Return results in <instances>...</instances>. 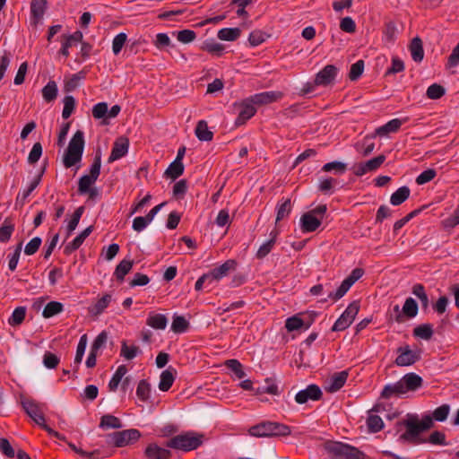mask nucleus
Masks as SVG:
<instances>
[{"instance_id":"nucleus-36","label":"nucleus","mask_w":459,"mask_h":459,"mask_svg":"<svg viewBox=\"0 0 459 459\" xmlns=\"http://www.w3.org/2000/svg\"><path fill=\"white\" fill-rule=\"evenodd\" d=\"M63 304L58 301H50L48 302L42 312V315L45 318L52 317L63 311Z\"/></svg>"},{"instance_id":"nucleus-18","label":"nucleus","mask_w":459,"mask_h":459,"mask_svg":"<svg viewBox=\"0 0 459 459\" xmlns=\"http://www.w3.org/2000/svg\"><path fill=\"white\" fill-rule=\"evenodd\" d=\"M47 0H31L30 3V13H31V23L35 27L43 19L45 12L47 10Z\"/></svg>"},{"instance_id":"nucleus-39","label":"nucleus","mask_w":459,"mask_h":459,"mask_svg":"<svg viewBox=\"0 0 459 459\" xmlns=\"http://www.w3.org/2000/svg\"><path fill=\"white\" fill-rule=\"evenodd\" d=\"M121 420L116 416L106 414L103 415L100 419V427L107 428V429H121L122 428Z\"/></svg>"},{"instance_id":"nucleus-49","label":"nucleus","mask_w":459,"mask_h":459,"mask_svg":"<svg viewBox=\"0 0 459 459\" xmlns=\"http://www.w3.org/2000/svg\"><path fill=\"white\" fill-rule=\"evenodd\" d=\"M418 304L412 298H408L403 307V313L407 317H414L418 314Z\"/></svg>"},{"instance_id":"nucleus-8","label":"nucleus","mask_w":459,"mask_h":459,"mask_svg":"<svg viewBox=\"0 0 459 459\" xmlns=\"http://www.w3.org/2000/svg\"><path fill=\"white\" fill-rule=\"evenodd\" d=\"M398 356L394 363L399 367H409L420 359V350L413 351L409 345L399 347L397 349Z\"/></svg>"},{"instance_id":"nucleus-6","label":"nucleus","mask_w":459,"mask_h":459,"mask_svg":"<svg viewBox=\"0 0 459 459\" xmlns=\"http://www.w3.org/2000/svg\"><path fill=\"white\" fill-rule=\"evenodd\" d=\"M359 310V305L357 301L351 302L345 311L334 323L332 331H343L348 328L354 321Z\"/></svg>"},{"instance_id":"nucleus-46","label":"nucleus","mask_w":459,"mask_h":459,"mask_svg":"<svg viewBox=\"0 0 459 459\" xmlns=\"http://www.w3.org/2000/svg\"><path fill=\"white\" fill-rule=\"evenodd\" d=\"M189 327V323L182 316H175L171 325V330L174 333H181L186 332Z\"/></svg>"},{"instance_id":"nucleus-59","label":"nucleus","mask_w":459,"mask_h":459,"mask_svg":"<svg viewBox=\"0 0 459 459\" xmlns=\"http://www.w3.org/2000/svg\"><path fill=\"white\" fill-rule=\"evenodd\" d=\"M83 77L84 75L82 72L73 74V76L65 82V91L70 92L75 90L79 84L80 80H82Z\"/></svg>"},{"instance_id":"nucleus-12","label":"nucleus","mask_w":459,"mask_h":459,"mask_svg":"<svg viewBox=\"0 0 459 459\" xmlns=\"http://www.w3.org/2000/svg\"><path fill=\"white\" fill-rule=\"evenodd\" d=\"M323 393L316 385H309L306 389L300 390L295 395V401L299 404H304L308 400L318 401L322 398Z\"/></svg>"},{"instance_id":"nucleus-57","label":"nucleus","mask_w":459,"mask_h":459,"mask_svg":"<svg viewBox=\"0 0 459 459\" xmlns=\"http://www.w3.org/2000/svg\"><path fill=\"white\" fill-rule=\"evenodd\" d=\"M364 71V61L359 60L355 64L351 66V70L349 72V79L351 81H357L362 74Z\"/></svg>"},{"instance_id":"nucleus-58","label":"nucleus","mask_w":459,"mask_h":459,"mask_svg":"<svg viewBox=\"0 0 459 459\" xmlns=\"http://www.w3.org/2000/svg\"><path fill=\"white\" fill-rule=\"evenodd\" d=\"M75 107V100L73 96L68 95L64 99V108L62 112V117L65 119H67L71 114L73 113Z\"/></svg>"},{"instance_id":"nucleus-11","label":"nucleus","mask_w":459,"mask_h":459,"mask_svg":"<svg viewBox=\"0 0 459 459\" xmlns=\"http://www.w3.org/2000/svg\"><path fill=\"white\" fill-rule=\"evenodd\" d=\"M21 403L26 413L37 423L43 424L45 421V417L39 410L38 403L31 399H27L25 396L21 394Z\"/></svg>"},{"instance_id":"nucleus-28","label":"nucleus","mask_w":459,"mask_h":459,"mask_svg":"<svg viewBox=\"0 0 459 459\" xmlns=\"http://www.w3.org/2000/svg\"><path fill=\"white\" fill-rule=\"evenodd\" d=\"M175 381V376L170 368L161 372L159 383V389L162 392H167L170 389Z\"/></svg>"},{"instance_id":"nucleus-40","label":"nucleus","mask_w":459,"mask_h":459,"mask_svg":"<svg viewBox=\"0 0 459 459\" xmlns=\"http://www.w3.org/2000/svg\"><path fill=\"white\" fill-rule=\"evenodd\" d=\"M201 48L216 56H221L223 55L225 47L221 43L205 41L202 45Z\"/></svg>"},{"instance_id":"nucleus-31","label":"nucleus","mask_w":459,"mask_h":459,"mask_svg":"<svg viewBox=\"0 0 459 459\" xmlns=\"http://www.w3.org/2000/svg\"><path fill=\"white\" fill-rule=\"evenodd\" d=\"M134 265L132 260H122L116 267L115 275L120 281H124L125 276L131 271Z\"/></svg>"},{"instance_id":"nucleus-41","label":"nucleus","mask_w":459,"mask_h":459,"mask_svg":"<svg viewBox=\"0 0 459 459\" xmlns=\"http://www.w3.org/2000/svg\"><path fill=\"white\" fill-rule=\"evenodd\" d=\"M127 368L125 365H121L118 367L115 374L113 375L111 380L108 383V388L111 391H116L119 383L121 382L123 377L126 374Z\"/></svg>"},{"instance_id":"nucleus-26","label":"nucleus","mask_w":459,"mask_h":459,"mask_svg":"<svg viewBox=\"0 0 459 459\" xmlns=\"http://www.w3.org/2000/svg\"><path fill=\"white\" fill-rule=\"evenodd\" d=\"M348 377V372L346 370L335 373L332 377V382L329 385L327 390L331 393L340 390L345 384Z\"/></svg>"},{"instance_id":"nucleus-9","label":"nucleus","mask_w":459,"mask_h":459,"mask_svg":"<svg viewBox=\"0 0 459 459\" xmlns=\"http://www.w3.org/2000/svg\"><path fill=\"white\" fill-rule=\"evenodd\" d=\"M363 274L364 270L362 268H355L352 270L351 273L342 281L337 290L333 293H330L328 297L333 300L340 299L346 294L350 288L363 276Z\"/></svg>"},{"instance_id":"nucleus-22","label":"nucleus","mask_w":459,"mask_h":459,"mask_svg":"<svg viewBox=\"0 0 459 459\" xmlns=\"http://www.w3.org/2000/svg\"><path fill=\"white\" fill-rule=\"evenodd\" d=\"M409 49L411 58L416 63H420L424 58L423 43L420 38L415 37L411 39Z\"/></svg>"},{"instance_id":"nucleus-52","label":"nucleus","mask_w":459,"mask_h":459,"mask_svg":"<svg viewBox=\"0 0 459 459\" xmlns=\"http://www.w3.org/2000/svg\"><path fill=\"white\" fill-rule=\"evenodd\" d=\"M139 347L133 345L129 347L126 341L122 342L120 355L126 359H133L139 352Z\"/></svg>"},{"instance_id":"nucleus-51","label":"nucleus","mask_w":459,"mask_h":459,"mask_svg":"<svg viewBox=\"0 0 459 459\" xmlns=\"http://www.w3.org/2000/svg\"><path fill=\"white\" fill-rule=\"evenodd\" d=\"M265 382L268 384V385L266 387H257L255 390V395H260L263 394H269L273 395L279 394L278 385L271 378H266Z\"/></svg>"},{"instance_id":"nucleus-61","label":"nucleus","mask_w":459,"mask_h":459,"mask_svg":"<svg viewBox=\"0 0 459 459\" xmlns=\"http://www.w3.org/2000/svg\"><path fill=\"white\" fill-rule=\"evenodd\" d=\"M196 38V34L192 30H183L178 32L177 39L178 41L184 44H188L194 41Z\"/></svg>"},{"instance_id":"nucleus-13","label":"nucleus","mask_w":459,"mask_h":459,"mask_svg":"<svg viewBox=\"0 0 459 459\" xmlns=\"http://www.w3.org/2000/svg\"><path fill=\"white\" fill-rule=\"evenodd\" d=\"M235 106L239 108V113L235 121V125L237 126L244 125L248 119L255 116L256 112L254 104L248 98L241 101L239 104H235Z\"/></svg>"},{"instance_id":"nucleus-32","label":"nucleus","mask_w":459,"mask_h":459,"mask_svg":"<svg viewBox=\"0 0 459 459\" xmlns=\"http://www.w3.org/2000/svg\"><path fill=\"white\" fill-rule=\"evenodd\" d=\"M83 212L84 206H80L74 212L72 218L66 226V237L71 236L72 233L74 231Z\"/></svg>"},{"instance_id":"nucleus-35","label":"nucleus","mask_w":459,"mask_h":459,"mask_svg":"<svg viewBox=\"0 0 459 459\" xmlns=\"http://www.w3.org/2000/svg\"><path fill=\"white\" fill-rule=\"evenodd\" d=\"M276 238H277V231L271 232V238L267 242L263 244L257 250L256 257L258 259H263L271 252L273 247L275 244Z\"/></svg>"},{"instance_id":"nucleus-53","label":"nucleus","mask_w":459,"mask_h":459,"mask_svg":"<svg viewBox=\"0 0 459 459\" xmlns=\"http://www.w3.org/2000/svg\"><path fill=\"white\" fill-rule=\"evenodd\" d=\"M225 366L231 369L238 378H243L246 376L245 371L243 370L241 363L235 359H228L225 361Z\"/></svg>"},{"instance_id":"nucleus-50","label":"nucleus","mask_w":459,"mask_h":459,"mask_svg":"<svg viewBox=\"0 0 459 459\" xmlns=\"http://www.w3.org/2000/svg\"><path fill=\"white\" fill-rule=\"evenodd\" d=\"M270 35L260 30H255L249 34L248 42L252 47H256L265 41Z\"/></svg>"},{"instance_id":"nucleus-25","label":"nucleus","mask_w":459,"mask_h":459,"mask_svg":"<svg viewBox=\"0 0 459 459\" xmlns=\"http://www.w3.org/2000/svg\"><path fill=\"white\" fill-rule=\"evenodd\" d=\"M402 126V120L394 118L387 122L385 125L376 129V135L385 136L389 133H394L399 130Z\"/></svg>"},{"instance_id":"nucleus-38","label":"nucleus","mask_w":459,"mask_h":459,"mask_svg":"<svg viewBox=\"0 0 459 459\" xmlns=\"http://www.w3.org/2000/svg\"><path fill=\"white\" fill-rule=\"evenodd\" d=\"M26 316V307H16L10 318L8 319V324L11 326H18L22 324Z\"/></svg>"},{"instance_id":"nucleus-45","label":"nucleus","mask_w":459,"mask_h":459,"mask_svg":"<svg viewBox=\"0 0 459 459\" xmlns=\"http://www.w3.org/2000/svg\"><path fill=\"white\" fill-rule=\"evenodd\" d=\"M42 95L46 101H53L57 96V86L54 81H50L42 89Z\"/></svg>"},{"instance_id":"nucleus-23","label":"nucleus","mask_w":459,"mask_h":459,"mask_svg":"<svg viewBox=\"0 0 459 459\" xmlns=\"http://www.w3.org/2000/svg\"><path fill=\"white\" fill-rule=\"evenodd\" d=\"M195 133L198 140L202 142H210L213 138V133L209 130L205 120H200L197 123Z\"/></svg>"},{"instance_id":"nucleus-30","label":"nucleus","mask_w":459,"mask_h":459,"mask_svg":"<svg viewBox=\"0 0 459 459\" xmlns=\"http://www.w3.org/2000/svg\"><path fill=\"white\" fill-rule=\"evenodd\" d=\"M168 323V319L164 315L161 314H152L149 316L146 324L159 330H163L166 328Z\"/></svg>"},{"instance_id":"nucleus-10","label":"nucleus","mask_w":459,"mask_h":459,"mask_svg":"<svg viewBox=\"0 0 459 459\" xmlns=\"http://www.w3.org/2000/svg\"><path fill=\"white\" fill-rule=\"evenodd\" d=\"M363 274L364 270L362 268H355L352 270L351 273L342 281L337 290L333 293H330L328 297L333 300L340 299L346 294L350 288L363 276Z\"/></svg>"},{"instance_id":"nucleus-21","label":"nucleus","mask_w":459,"mask_h":459,"mask_svg":"<svg viewBox=\"0 0 459 459\" xmlns=\"http://www.w3.org/2000/svg\"><path fill=\"white\" fill-rule=\"evenodd\" d=\"M237 263L235 260H227L224 264L219 267L214 268L209 275H211V281H217L227 275L230 270L236 268Z\"/></svg>"},{"instance_id":"nucleus-16","label":"nucleus","mask_w":459,"mask_h":459,"mask_svg":"<svg viewBox=\"0 0 459 459\" xmlns=\"http://www.w3.org/2000/svg\"><path fill=\"white\" fill-rule=\"evenodd\" d=\"M282 97L281 91H264L249 97V100L255 105L263 106L273 103Z\"/></svg>"},{"instance_id":"nucleus-15","label":"nucleus","mask_w":459,"mask_h":459,"mask_svg":"<svg viewBox=\"0 0 459 459\" xmlns=\"http://www.w3.org/2000/svg\"><path fill=\"white\" fill-rule=\"evenodd\" d=\"M336 74V66H334L333 65H327L320 72L316 74L314 84L316 86H327L335 80Z\"/></svg>"},{"instance_id":"nucleus-55","label":"nucleus","mask_w":459,"mask_h":459,"mask_svg":"<svg viewBox=\"0 0 459 459\" xmlns=\"http://www.w3.org/2000/svg\"><path fill=\"white\" fill-rule=\"evenodd\" d=\"M367 424L370 432H378L384 427L382 419L377 415H369L367 420Z\"/></svg>"},{"instance_id":"nucleus-19","label":"nucleus","mask_w":459,"mask_h":459,"mask_svg":"<svg viewBox=\"0 0 459 459\" xmlns=\"http://www.w3.org/2000/svg\"><path fill=\"white\" fill-rule=\"evenodd\" d=\"M321 225V219L313 215L310 212L302 214L300 218V227L303 232H313Z\"/></svg>"},{"instance_id":"nucleus-44","label":"nucleus","mask_w":459,"mask_h":459,"mask_svg":"<svg viewBox=\"0 0 459 459\" xmlns=\"http://www.w3.org/2000/svg\"><path fill=\"white\" fill-rule=\"evenodd\" d=\"M413 334L424 340H430L433 335L432 326L429 324L420 325L414 328Z\"/></svg>"},{"instance_id":"nucleus-14","label":"nucleus","mask_w":459,"mask_h":459,"mask_svg":"<svg viewBox=\"0 0 459 459\" xmlns=\"http://www.w3.org/2000/svg\"><path fill=\"white\" fill-rule=\"evenodd\" d=\"M129 149V140L127 137H118L113 144L111 153L108 159V163H112L126 155Z\"/></svg>"},{"instance_id":"nucleus-62","label":"nucleus","mask_w":459,"mask_h":459,"mask_svg":"<svg viewBox=\"0 0 459 459\" xmlns=\"http://www.w3.org/2000/svg\"><path fill=\"white\" fill-rule=\"evenodd\" d=\"M126 34L123 32L117 34L114 38L112 42V50L115 55H117L121 51L122 48L124 47L126 41Z\"/></svg>"},{"instance_id":"nucleus-64","label":"nucleus","mask_w":459,"mask_h":459,"mask_svg":"<svg viewBox=\"0 0 459 459\" xmlns=\"http://www.w3.org/2000/svg\"><path fill=\"white\" fill-rule=\"evenodd\" d=\"M365 455L358 448L347 445V450L344 451L342 459H364Z\"/></svg>"},{"instance_id":"nucleus-3","label":"nucleus","mask_w":459,"mask_h":459,"mask_svg":"<svg viewBox=\"0 0 459 459\" xmlns=\"http://www.w3.org/2000/svg\"><path fill=\"white\" fill-rule=\"evenodd\" d=\"M84 144L83 132L81 130L76 131L70 140L63 157V163L66 169L74 166L82 160Z\"/></svg>"},{"instance_id":"nucleus-27","label":"nucleus","mask_w":459,"mask_h":459,"mask_svg":"<svg viewBox=\"0 0 459 459\" xmlns=\"http://www.w3.org/2000/svg\"><path fill=\"white\" fill-rule=\"evenodd\" d=\"M325 450L336 458H342L344 451L347 450V445L341 442H327L325 444Z\"/></svg>"},{"instance_id":"nucleus-5","label":"nucleus","mask_w":459,"mask_h":459,"mask_svg":"<svg viewBox=\"0 0 459 459\" xmlns=\"http://www.w3.org/2000/svg\"><path fill=\"white\" fill-rule=\"evenodd\" d=\"M101 167V153L98 150L94 157L93 163L91 166L90 174L82 176L79 179L78 192L81 195L86 194L91 186L98 179Z\"/></svg>"},{"instance_id":"nucleus-47","label":"nucleus","mask_w":459,"mask_h":459,"mask_svg":"<svg viewBox=\"0 0 459 459\" xmlns=\"http://www.w3.org/2000/svg\"><path fill=\"white\" fill-rule=\"evenodd\" d=\"M111 301V295L106 294L101 299H100L97 303L94 305L92 308L90 309V313L93 316L100 315L104 309L108 306Z\"/></svg>"},{"instance_id":"nucleus-34","label":"nucleus","mask_w":459,"mask_h":459,"mask_svg":"<svg viewBox=\"0 0 459 459\" xmlns=\"http://www.w3.org/2000/svg\"><path fill=\"white\" fill-rule=\"evenodd\" d=\"M238 28H223L218 31V38L221 40L234 41L240 36Z\"/></svg>"},{"instance_id":"nucleus-43","label":"nucleus","mask_w":459,"mask_h":459,"mask_svg":"<svg viewBox=\"0 0 459 459\" xmlns=\"http://www.w3.org/2000/svg\"><path fill=\"white\" fill-rule=\"evenodd\" d=\"M184 172V165L179 161H173L165 171V175L171 179H176Z\"/></svg>"},{"instance_id":"nucleus-54","label":"nucleus","mask_w":459,"mask_h":459,"mask_svg":"<svg viewBox=\"0 0 459 459\" xmlns=\"http://www.w3.org/2000/svg\"><path fill=\"white\" fill-rule=\"evenodd\" d=\"M291 212V201L290 198H287L277 209L276 223L285 217H287Z\"/></svg>"},{"instance_id":"nucleus-2","label":"nucleus","mask_w":459,"mask_h":459,"mask_svg":"<svg viewBox=\"0 0 459 459\" xmlns=\"http://www.w3.org/2000/svg\"><path fill=\"white\" fill-rule=\"evenodd\" d=\"M248 433L256 437H280L290 436L291 429L289 426L280 422L263 421L252 426L248 429Z\"/></svg>"},{"instance_id":"nucleus-33","label":"nucleus","mask_w":459,"mask_h":459,"mask_svg":"<svg viewBox=\"0 0 459 459\" xmlns=\"http://www.w3.org/2000/svg\"><path fill=\"white\" fill-rule=\"evenodd\" d=\"M14 230V225L10 218H6L0 227V242L5 243L9 241Z\"/></svg>"},{"instance_id":"nucleus-20","label":"nucleus","mask_w":459,"mask_h":459,"mask_svg":"<svg viewBox=\"0 0 459 459\" xmlns=\"http://www.w3.org/2000/svg\"><path fill=\"white\" fill-rule=\"evenodd\" d=\"M404 389V392L416 391L422 386L423 379L421 377L415 373H407L400 380Z\"/></svg>"},{"instance_id":"nucleus-1","label":"nucleus","mask_w":459,"mask_h":459,"mask_svg":"<svg viewBox=\"0 0 459 459\" xmlns=\"http://www.w3.org/2000/svg\"><path fill=\"white\" fill-rule=\"evenodd\" d=\"M397 425L403 426L406 429L405 432L400 436V441L418 445L427 442L425 438H420V435L431 429L434 422L429 415H425L420 421L417 415L407 414L406 419L398 422Z\"/></svg>"},{"instance_id":"nucleus-37","label":"nucleus","mask_w":459,"mask_h":459,"mask_svg":"<svg viewBox=\"0 0 459 459\" xmlns=\"http://www.w3.org/2000/svg\"><path fill=\"white\" fill-rule=\"evenodd\" d=\"M151 394V384L146 379H142L139 381L136 387V395L137 397L143 401L146 402L150 398Z\"/></svg>"},{"instance_id":"nucleus-42","label":"nucleus","mask_w":459,"mask_h":459,"mask_svg":"<svg viewBox=\"0 0 459 459\" xmlns=\"http://www.w3.org/2000/svg\"><path fill=\"white\" fill-rule=\"evenodd\" d=\"M446 94L444 86L438 83L431 84L426 91V95L429 100H439Z\"/></svg>"},{"instance_id":"nucleus-63","label":"nucleus","mask_w":459,"mask_h":459,"mask_svg":"<svg viewBox=\"0 0 459 459\" xmlns=\"http://www.w3.org/2000/svg\"><path fill=\"white\" fill-rule=\"evenodd\" d=\"M41 238L39 237L33 238L24 247V253L27 255H34L41 245Z\"/></svg>"},{"instance_id":"nucleus-48","label":"nucleus","mask_w":459,"mask_h":459,"mask_svg":"<svg viewBox=\"0 0 459 459\" xmlns=\"http://www.w3.org/2000/svg\"><path fill=\"white\" fill-rule=\"evenodd\" d=\"M322 170L325 172H330L332 170H334L336 174L342 175L347 170V164L338 160L331 161L325 163L322 167Z\"/></svg>"},{"instance_id":"nucleus-17","label":"nucleus","mask_w":459,"mask_h":459,"mask_svg":"<svg viewBox=\"0 0 459 459\" xmlns=\"http://www.w3.org/2000/svg\"><path fill=\"white\" fill-rule=\"evenodd\" d=\"M170 450L160 447L156 443L149 444L144 450V456L147 459H170Z\"/></svg>"},{"instance_id":"nucleus-4","label":"nucleus","mask_w":459,"mask_h":459,"mask_svg":"<svg viewBox=\"0 0 459 459\" xmlns=\"http://www.w3.org/2000/svg\"><path fill=\"white\" fill-rule=\"evenodd\" d=\"M204 438V434L188 431L173 437L167 442L166 446L182 451H192L203 444Z\"/></svg>"},{"instance_id":"nucleus-7","label":"nucleus","mask_w":459,"mask_h":459,"mask_svg":"<svg viewBox=\"0 0 459 459\" xmlns=\"http://www.w3.org/2000/svg\"><path fill=\"white\" fill-rule=\"evenodd\" d=\"M141 437L139 430L135 429H126L123 431L113 432L108 435L113 445L117 447H123L136 442Z\"/></svg>"},{"instance_id":"nucleus-56","label":"nucleus","mask_w":459,"mask_h":459,"mask_svg":"<svg viewBox=\"0 0 459 459\" xmlns=\"http://www.w3.org/2000/svg\"><path fill=\"white\" fill-rule=\"evenodd\" d=\"M305 325V321L299 316H293L286 320L285 327L288 332H293L300 329Z\"/></svg>"},{"instance_id":"nucleus-24","label":"nucleus","mask_w":459,"mask_h":459,"mask_svg":"<svg viewBox=\"0 0 459 459\" xmlns=\"http://www.w3.org/2000/svg\"><path fill=\"white\" fill-rule=\"evenodd\" d=\"M404 394V389L399 380L393 385H386L381 392V397L384 399H389L394 395L399 396Z\"/></svg>"},{"instance_id":"nucleus-60","label":"nucleus","mask_w":459,"mask_h":459,"mask_svg":"<svg viewBox=\"0 0 459 459\" xmlns=\"http://www.w3.org/2000/svg\"><path fill=\"white\" fill-rule=\"evenodd\" d=\"M404 63L398 56L392 57V65L385 72V76L401 73L404 70Z\"/></svg>"},{"instance_id":"nucleus-29","label":"nucleus","mask_w":459,"mask_h":459,"mask_svg":"<svg viewBox=\"0 0 459 459\" xmlns=\"http://www.w3.org/2000/svg\"><path fill=\"white\" fill-rule=\"evenodd\" d=\"M410 194L408 186H402L391 195L390 202L393 205H400L409 198Z\"/></svg>"}]
</instances>
